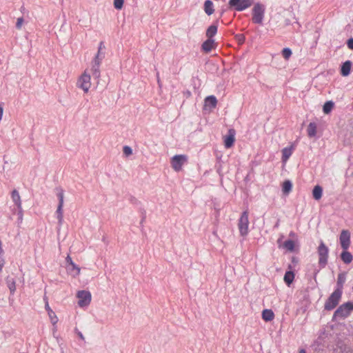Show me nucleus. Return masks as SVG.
Here are the masks:
<instances>
[{"label": "nucleus", "instance_id": "obj_1", "mask_svg": "<svg viewBox=\"0 0 353 353\" xmlns=\"http://www.w3.org/2000/svg\"><path fill=\"white\" fill-rule=\"evenodd\" d=\"M342 293L340 290H335L325 301L324 309L330 311L335 308L341 299Z\"/></svg>", "mask_w": 353, "mask_h": 353}, {"label": "nucleus", "instance_id": "obj_2", "mask_svg": "<svg viewBox=\"0 0 353 353\" xmlns=\"http://www.w3.org/2000/svg\"><path fill=\"white\" fill-rule=\"evenodd\" d=\"M265 14V6L256 3L252 8V21L254 23L262 24Z\"/></svg>", "mask_w": 353, "mask_h": 353}, {"label": "nucleus", "instance_id": "obj_3", "mask_svg": "<svg viewBox=\"0 0 353 353\" xmlns=\"http://www.w3.org/2000/svg\"><path fill=\"white\" fill-rule=\"evenodd\" d=\"M319 254V265L321 268H325L327 263L329 249L321 241L317 248Z\"/></svg>", "mask_w": 353, "mask_h": 353}, {"label": "nucleus", "instance_id": "obj_4", "mask_svg": "<svg viewBox=\"0 0 353 353\" xmlns=\"http://www.w3.org/2000/svg\"><path fill=\"white\" fill-rule=\"evenodd\" d=\"M77 85L78 88L82 89L85 93L88 92L91 87V77L87 70L79 77Z\"/></svg>", "mask_w": 353, "mask_h": 353}, {"label": "nucleus", "instance_id": "obj_5", "mask_svg": "<svg viewBox=\"0 0 353 353\" xmlns=\"http://www.w3.org/2000/svg\"><path fill=\"white\" fill-rule=\"evenodd\" d=\"M353 310V303L347 302L341 305L334 313V317L345 319L347 317Z\"/></svg>", "mask_w": 353, "mask_h": 353}, {"label": "nucleus", "instance_id": "obj_6", "mask_svg": "<svg viewBox=\"0 0 353 353\" xmlns=\"http://www.w3.org/2000/svg\"><path fill=\"white\" fill-rule=\"evenodd\" d=\"M188 157L185 154H176L172 157L170 160L172 168L176 172H179L182 169V166L187 163Z\"/></svg>", "mask_w": 353, "mask_h": 353}, {"label": "nucleus", "instance_id": "obj_7", "mask_svg": "<svg viewBox=\"0 0 353 353\" xmlns=\"http://www.w3.org/2000/svg\"><path fill=\"white\" fill-rule=\"evenodd\" d=\"M248 225H249L248 212V211H244L242 213V214L239 220V223H238L239 232L241 236H246L248 234Z\"/></svg>", "mask_w": 353, "mask_h": 353}, {"label": "nucleus", "instance_id": "obj_8", "mask_svg": "<svg viewBox=\"0 0 353 353\" xmlns=\"http://www.w3.org/2000/svg\"><path fill=\"white\" fill-rule=\"evenodd\" d=\"M254 1V0H230L229 5L237 11H243L250 8Z\"/></svg>", "mask_w": 353, "mask_h": 353}, {"label": "nucleus", "instance_id": "obj_9", "mask_svg": "<svg viewBox=\"0 0 353 353\" xmlns=\"http://www.w3.org/2000/svg\"><path fill=\"white\" fill-rule=\"evenodd\" d=\"M78 298V305L81 307L88 306L91 302V294L88 291L81 290L77 294Z\"/></svg>", "mask_w": 353, "mask_h": 353}, {"label": "nucleus", "instance_id": "obj_10", "mask_svg": "<svg viewBox=\"0 0 353 353\" xmlns=\"http://www.w3.org/2000/svg\"><path fill=\"white\" fill-rule=\"evenodd\" d=\"M339 241L343 250H347L350 245V232L347 230H343L339 236Z\"/></svg>", "mask_w": 353, "mask_h": 353}, {"label": "nucleus", "instance_id": "obj_11", "mask_svg": "<svg viewBox=\"0 0 353 353\" xmlns=\"http://www.w3.org/2000/svg\"><path fill=\"white\" fill-rule=\"evenodd\" d=\"M216 105L217 99L213 95L207 97L204 100V110L209 109V110L211 111L212 109L216 108Z\"/></svg>", "mask_w": 353, "mask_h": 353}, {"label": "nucleus", "instance_id": "obj_12", "mask_svg": "<svg viewBox=\"0 0 353 353\" xmlns=\"http://www.w3.org/2000/svg\"><path fill=\"white\" fill-rule=\"evenodd\" d=\"M235 141V131L233 129H230L228 131V134L224 137V145L226 148H231Z\"/></svg>", "mask_w": 353, "mask_h": 353}, {"label": "nucleus", "instance_id": "obj_13", "mask_svg": "<svg viewBox=\"0 0 353 353\" xmlns=\"http://www.w3.org/2000/svg\"><path fill=\"white\" fill-rule=\"evenodd\" d=\"M101 63L92 61L90 72L94 79L99 80L101 77L100 72Z\"/></svg>", "mask_w": 353, "mask_h": 353}, {"label": "nucleus", "instance_id": "obj_14", "mask_svg": "<svg viewBox=\"0 0 353 353\" xmlns=\"http://www.w3.org/2000/svg\"><path fill=\"white\" fill-rule=\"evenodd\" d=\"M66 269L68 274H70L73 278L79 276L81 272V268L75 263H72L71 265H68Z\"/></svg>", "mask_w": 353, "mask_h": 353}, {"label": "nucleus", "instance_id": "obj_15", "mask_svg": "<svg viewBox=\"0 0 353 353\" xmlns=\"http://www.w3.org/2000/svg\"><path fill=\"white\" fill-rule=\"evenodd\" d=\"M215 48L214 40L212 39H208L204 41L201 46L202 50L205 52H210Z\"/></svg>", "mask_w": 353, "mask_h": 353}, {"label": "nucleus", "instance_id": "obj_16", "mask_svg": "<svg viewBox=\"0 0 353 353\" xmlns=\"http://www.w3.org/2000/svg\"><path fill=\"white\" fill-rule=\"evenodd\" d=\"M352 68V62L350 61H346L343 63L341 69V73L342 76L347 77L350 74Z\"/></svg>", "mask_w": 353, "mask_h": 353}, {"label": "nucleus", "instance_id": "obj_17", "mask_svg": "<svg viewBox=\"0 0 353 353\" xmlns=\"http://www.w3.org/2000/svg\"><path fill=\"white\" fill-rule=\"evenodd\" d=\"M317 132V125L316 123L311 122L309 123L307 128V136L310 138L316 137Z\"/></svg>", "mask_w": 353, "mask_h": 353}, {"label": "nucleus", "instance_id": "obj_18", "mask_svg": "<svg viewBox=\"0 0 353 353\" xmlns=\"http://www.w3.org/2000/svg\"><path fill=\"white\" fill-rule=\"evenodd\" d=\"M341 259L344 263L349 264L352 261L353 256L350 252L343 250L341 254Z\"/></svg>", "mask_w": 353, "mask_h": 353}, {"label": "nucleus", "instance_id": "obj_19", "mask_svg": "<svg viewBox=\"0 0 353 353\" xmlns=\"http://www.w3.org/2000/svg\"><path fill=\"white\" fill-rule=\"evenodd\" d=\"M11 196H12V199L13 202L15 203V205L17 206V208L21 209V206H22V205H21V197L19 194V192L16 190H14L12 192Z\"/></svg>", "mask_w": 353, "mask_h": 353}, {"label": "nucleus", "instance_id": "obj_20", "mask_svg": "<svg viewBox=\"0 0 353 353\" xmlns=\"http://www.w3.org/2000/svg\"><path fill=\"white\" fill-rule=\"evenodd\" d=\"M274 314L272 310L265 309L262 312V319L265 321H270L274 319Z\"/></svg>", "mask_w": 353, "mask_h": 353}, {"label": "nucleus", "instance_id": "obj_21", "mask_svg": "<svg viewBox=\"0 0 353 353\" xmlns=\"http://www.w3.org/2000/svg\"><path fill=\"white\" fill-rule=\"evenodd\" d=\"M8 288L10 290V294H14L16 290L15 280L14 278L8 276L6 279Z\"/></svg>", "mask_w": 353, "mask_h": 353}, {"label": "nucleus", "instance_id": "obj_22", "mask_svg": "<svg viewBox=\"0 0 353 353\" xmlns=\"http://www.w3.org/2000/svg\"><path fill=\"white\" fill-rule=\"evenodd\" d=\"M292 150H293L292 146H291L290 148H285L283 149V150H282V161L283 162H286L288 160V159L292 154Z\"/></svg>", "mask_w": 353, "mask_h": 353}, {"label": "nucleus", "instance_id": "obj_23", "mask_svg": "<svg viewBox=\"0 0 353 353\" xmlns=\"http://www.w3.org/2000/svg\"><path fill=\"white\" fill-rule=\"evenodd\" d=\"M323 189L320 185L314 186L312 190V196L315 200H319L322 197Z\"/></svg>", "mask_w": 353, "mask_h": 353}, {"label": "nucleus", "instance_id": "obj_24", "mask_svg": "<svg viewBox=\"0 0 353 353\" xmlns=\"http://www.w3.org/2000/svg\"><path fill=\"white\" fill-rule=\"evenodd\" d=\"M204 10L208 15H211L214 12L213 3L210 0H207L204 3Z\"/></svg>", "mask_w": 353, "mask_h": 353}, {"label": "nucleus", "instance_id": "obj_25", "mask_svg": "<svg viewBox=\"0 0 353 353\" xmlns=\"http://www.w3.org/2000/svg\"><path fill=\"white\" fill-rule=\"evenodd\" d=\"M345 282V274L344 273H341L338 275L337 279V288L336 290H340V291L343 292V284Z\"/></svg>", "mask_w": 353, "mask_h": 353}, {"label": "nucleus", "instance_id": "obj_26", "mask_svg": "<svg viewBox=\"0 0 353 353\" xmlns=\"http://www.w3.org/2000/svg\"><path fill=\"white\" fill-rule=\"evenodd\" d=\"M294 274L291 271H288L284 275V281L289 286L294 281Z\"/></svg>", "mask_w": 353, "mask_h": 353}, {"label": "nucleus", "instance_id": "obj_27", "mask_svg": "<svg viewBox=\"0 0 353 353\" xmlns=\"http://www.w3.org/2000/svg\"><path fill=\"white\" fill-rule=\"evenodd\" d=\"M292 183L290 181H285L283 183L282 191L284 194H288L292 190Z\"/></svg>", "mask_w": 353, "mask_h": 353}, {"label": "nucleus", "instance_id": "obj_28", "mask_svg": "<svg viewBox=\"0 0 353 353\" xmlns=\"http://www.w3.org/2000/svg\"><path fill=\"white\" fill-rule=\"evenodd\" d=\"M217 32V26L214 25L210 26L207 31H206V36L208 37V39H212Z\"/></svg>", "mask_w": 353, "mask_h": 353}, {"label": "nucleus", "instance_id": "obj_29", "mask_svg": "<svg viewBox=\"0 0 353 353\" xmlns=\"http://www.w3.org/2000/svg\"><path fill=\"white\" fill-rule=\"evenodd\" d=\"M63 205H58L57 209V219L59 225H61L63 221Z\"/></svg>", "mask_w": 353, "mask_h": 353}, {"label": "nucleus", "instance_id": "obj_30", "mask_svg": "<svg viewBox=\"0 0 353 353\" xmlns=\"http://www.w3.org/2000/svg\"><path fill=\"white\" fill-rule=\"evenodd\" d=\"M334 103L331 101H327L324 103L323 110L325 114H329L334 108Z\"/></svg>", "mask_w": 353, "mask_h": 353}, {"label": "nucleus", "instance_id": "obj_31", "mask_svg": "<svg viewBox=\"0 0 353 353\" xmlns=\"http://www.w3.org/2000/svg\"><path fill=\"white\" fill-rule=\"evenodd\" d=\"M48 314L51 323L54 327L58 322V317L57 316L55 312L53 310L48 312Z\"/></svg>", "mask_w": 353, "mask_h": 353}, {"label": "nucleus", "instance_id": "obj_32", "mask_svg": "<svg viewBox=\"0 0 353 353\" xmlns=\"http://www.w3.org/2000/svg\"><path fill=\"white\" fill-rule=\"evenodd\" d=\"M104 58H105V52L104 51H97V53L94 56L92 61L101 63V62Z\"/></svg>", "mask_w": 353, "mask_h": 353}, {"label": "nucleus", "instance_id": "obj_33", "mask_svg": "<svg viewBox=\"0 0 353 353\" xmlns=\"http://www.w3.org/2000/svg\"><path fill=\"white\" fill-rule=\"evenodd\" d=\"M283 247L288 250L292 252L294 249V243L292 240H288L285 241Z\"/></svg>", "mask_w": 353, "mask_h": 353}, {"label": "nucleus", "instance_id": "obj_34", "mask_svg": "<svg viewBox=\"0 0 353 353\" xmlns=\"http://www.w3.org/2000/svg\"><path fill=\"white\" fill-rule=\"evenodd\" d=\"M3 252H4L2 248L1 241H0V271H1L5 263L4 259L3 258Z\"/></svg>", "mask_w": 353, "mask_h": 353}, {"label": "nucleus", "instance_id": "obj_35", "mask_svg": "<svg viewBox=\"0 0 353 353\" xmlns=\"http://www.w3.org/2000/svg\"><path fill=\"white\" fill-rule=\"evenodd\" d=\"M57 197L59 199V204L61 205H63L64 203V192L63 190H60L59 192L57 193Z\"/></svg>", "mask_w": 353, "mask_h": 353}, {"label": "nucleus", "instance_id": "obj_36", "mask_svg": "<svg viewBox=\"0 0 353 353\" xmlns=\"http://www.w3.org/2000/svg\"><path fill=\"white\" fill-rule=\"evenodd\" d=\"M282 55L285 59H288L292 55V51L290 48H285L282 50Z\"/></svg>", "mask_w": 353, "mask_h": 353}, {"label": "nucleus", "instance_id": "obj_37", "mask_svg": "<svg viewBox=\"0 0 353 353\" xmlns=\"http://www.w3.org/2000/svg\"><path fill=\"white\" fill-rule=\"evenodd\" d=\"M124 0H114V6L117 10H121L123 8Z\"/></svg>", "mask_w": 353, "mask_h": 353}, {"label": "nucleus", "instance_id": "obj_38", "mask_svg": "<svg viewBox=\"0 0 353 353\" xmlns=\"http://www.w3.org/2000/svg\"><path fill=\"white\" fill-rule=\"evenodd\" d=\"M123 154L128 157L132 154V150L130 146L125 145L123 148Z\"/></svg>", "mask_w": 353, "mask_h": 353}, {"label": "nucleus", "instance_id": "obj_39", "mask_svg": "<svg viewBox=\"0 0 353 353\" xmlns=\"http://www.w3.org/2000/svg\"><path fill=\"white\" fill-rule=\"evenodd\" d=\"M23 23V19L22 17L18 18L17 21V23H16V28L17 29H21Z\"/></svg>", "mask_w": 353, "mask_h": 353}, {"label": "nucleus", "instance_id": "obj_40", "mask_svg": "<svg viewBox=\"0 0 353 353\" xmlns=\"http://www.w3.org/2000/svg\"><path fill=\"white\" fill-rule=\"evenodd\" d=\"M236 38L238 40V41L241 43H243L245 41V37L243 34H237L236 35Z\"/></svg>", "mask_w": 353, "mask_h": 353}, {"label": "nucleus", "instance_id": "obj_41", "mask_svg": "<svg viewBox=\"0 0 353 353\" xmlns=\"http://www.w3.org/2000/svg\"><path fill=\"white\" fill-rule=\"evenodd\" d=\"M18 215H19V221L20 222L22 221L23 220V209H22V206H21V209H18Z\"/></svg>", "mask_w": 353, "mask_h": 353}, {"label": "nucleus", "instance_id": "obj_42", "mask_svg": "<svg viewBox=\"0 0 353 353\" xmlns=\"http://www.w3.org/2000/svg\"><path fill=\"white\" fill-rule=\"evenodd\" d=\"M347 44L350 49L353 50V38L349 39Z\"/></svg>", "mask_w": 353, "mask_h": 353}, {"label": "nucleus", "instance_id": "obj_43", "mask_svg": "<svg viewBox=\"0 0 353 353\" xmlns=\"http://www.w3.org/2000/svg\"><path fill=\"white\" fill-rule=\"evenodd\" d=\"M65 261L68 265H71L72 263H74L69 255L67 256Z\"/></svg>", "mask_w": 353, "mask_h": 353}, {"label": "nucleus", "instance_id": "obj_44", "mask_svg": "<svg viewBox=\"0 0 353 353\" xmlns=\"http://www.w3.org/2000/svg\"><path fill=\"white\" fill-rule=\"evenodd\" d=\"M75 332L77 333V334L78 335V336L82 340V341H84L85 340V338L83 335V334L79 331L77 329H75Z\"/></svg>", "mask_w": 353, "mask_h": 353}, {"label": "nucleus", "instance_id": "obj_45", "mask_svg": "<svg viewBox=\"0 0 353 353\" xmlns=\"http://www.w3.org/2000/svg\"><path fill=\"white\" fill-rule=\"evenodd\" d=\"M105 46L103 41H101L99 43V47H98V51H104Z\"/></svg>", "mask_w": 353, "mask_h": 353}, {"label": "nucleus", "instance_id": "obj_46", "mask_svg": "<svg viewBox=\"0 0 353 353\" xmlns=\"http://www.w3.org/2000/svg\"><path fill=\"white\" fill-rule=\"evenodd\" d=\"M45 309H46V310L47 311V312H50V311L52 310L50 308V305H49L48 300H46V304H45Z\"/></svg>", "mask_w": 353, "mask_h": 353}, {"label": "nucleus", "instance_id": "obj_47", "mask_svg": "<svg viewBox=\"0 0 353 353\" xmlns=\"http://www.w3.org/2000/svg\"><path fill=\"white\" fill-rule=\"evenodd\" d=\"M3 113V109L2 107H0V121L2 119Z\"/></svg>", "mask_w": 353, "mask_h": 353}, {"label": "nucleus", "instance_id": "obj_48", "mask_svg": "<svg viewBox=\"0 0 353 353\" xmlns=\"http://www.w3.org/2000/svg\"><path fill=\"white\" fill-rule=\"evenodd\" d=\"M299 353H306L305 351L303 350V349H301L300 351H299Z\"/></svg>", "mask_w": 353, "mask_h": 353}, {"label": "nucleus", "instance_id": "obj_49", "mask_svg": "<svg viewBox=\"0 0 353 353\" xmlns=\"http://www.w3.org/2000/svg\"><path fill=\"white\" fill-rule=\"evenodd\" d=\"M43 300H44V301L46 302V300H48L47 296H45L43 297Z\"/></svg>", "mask_w": 353, "mask_h": 353}, {"label": "nucleus", "instance_id": "obj_50", "mask_svg": "<svg viewBox=\"0 0 353 353\" xmlns=\"http://www.w3.org/2000/svg\"><path fill=\"white\" fill-rule=\"evenodd\" d=\"M157 82H158L159 83H160L159 75H157Z\"/></svg>", "mask_w": 353, "mask_h": 353}]
</instances>
